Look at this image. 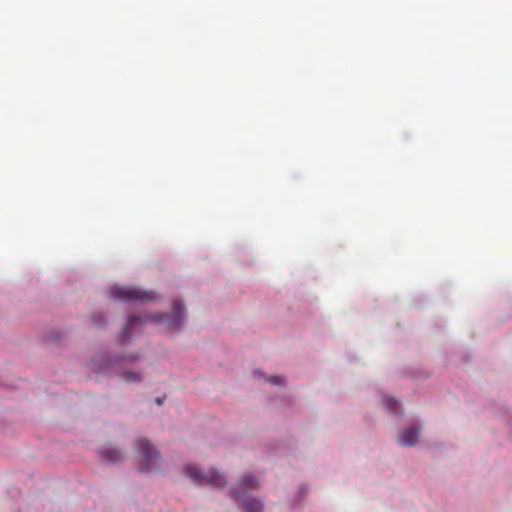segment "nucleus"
<instances>
[{
    "label": "nucleus",
    "mask_w": 512,
    "mask_h": 512,
    "mask_svg": "<svg viewBox=\"0 0 512 512\" xmlns=\"http://www.w3.org/2000/svg\"><path fill=\"white\" fill-rule=\"evenodd\" d=\"M110 294L116 300L135 301L155 299V296L150 292L138 288L113 287L110 289Z\"/></svg>",
    "instance_id": "nucleus-5"
},
{
    "label": "nucleus",
    "mask_w": 512,
    "mask_h": 512,
    "mask_svg": "<svg viewBox=\"0 0 512 512\" xmlns=\"http://www.w3.org/2000/svg\"><path fill=\"white\" fill-rule=\"evenodd\" d=\"M172 307H173V314L171 315L170 320H169L170 326L172 328H178L183 323L184 305H183L182 301L174 300Z\"/></svg>",
    "instance_id": "nucleus-7"
},
{
    "label": "nucleus",
    "mask_w": 512,
    "mask_h": 512,
    "mask_svg": "<svg viewBox=\"0 0 512 512\" xmlns=\"http://www.w3.org/2000/svg\"><path fill=\"white\" fill-rule=\"evenodd\" d=\"M92 322L96 327H100L105 323L104 316L101 313H99L97 315H93Z\"/></svg>",
    "instance_id": "nucleus-11"
},
{
    "label": "nucleus",
    "mask_w": 512,
    "mask_h": 512,
    "mask_svg": "<svg viewBox=\"0 0 512 512\" xmlns=\"http://www.w3.org/2000/svg\"><path fill=\"white\" fill-rule=\"evenodd\" d=\"M420 428L415 425H409L399 432L398 442L403 446H413L418 440Z\"/></svg>",
    "instance_id": "nucleus-6"
},
{
    "label": "nucleus",
    "mask_w": 512,
    "mask_h": 512,
    "mask_svg": "<svg viewBox=\"0 0 512 512\" xmlns=\"http://www.w3.org/2000/svg\"><path fill=\"white\" fill-rule=\"evenodd\" d=\"M163 401H164V399L160 398V397L155 399V403L158 404V405H161L163 403Z\"/></svg>",
    "instance_id": "nucleus-13"
},
{
    "label": "nucleus",
    "mask_w": 512,
    "mask_h": 512,
    "mask_svg": "<svg viewBox=\"0 0 512 512\" xmlns=\"http://www.w3.org/2000/svg\"><path fill=\"white\" fill-rule=\"evenodd\" d=\"M267 381L269 382V384H273V385H276V384H281L284 379H282L281 377L279 376H271L267 379Z\"/></svg>",
    "instance_id": "nucleus-12"
},
{
    "label": "nucleus",
    "mask_w": 512,
    "mask_h": 512,
    "mask_svg": "<svg viewBox=\"0 0 512 512\" xmlns=\"http://www.w3.org/2000/svg\"><path fill=\"white\" fill-rule=\"evenodd\" d=\"M259 487V481L252 475H243L238 483L237 487L232 491V497L237 502H242V506L245 512H262L263 505L261 501L257 499H244L243 495L247 490L257 489Z\"/></svg>",
    "instance_id": "nucleus-2"
},
{
    "label": "nucleus",
    "mask_w": 512,
    "mask_h": 512,
    "mask_svg": "<svg viewBox=\"0 0 512 512\" xmlns=\"http://www.w3.org/2000/svg\"><path fill=\"white\" fill-rule=\"evenodd\" d=\"M185 474L197 485L208 484L214 488H223L226 485L225 477L217 471H210L203 474L198 468L188 465Z\"/></svg>",
    "instance_id": "nucleus-4"
},
{
    "label": "nucleus",
    "mask_w": 512,
    "mask_h": 512,
    "mask_svg": "<svg viewBox=\"0 0 512 512\" xmlns=\"http://www.w3.org/2000/svg\"><path fill=\"white\" fill-rule=\"evenodd\" d=\"M102 456L105 460L110 462H118L123 459V454L118 449H107L104 451H101Z\"/></svg>",
    "instance_id": "nucleus-10"
},
{
    "label": "nucleus",
    "mask_w": 512,
    "mask_h": 512,
    "mask_svg": "<svg viewBox=\"0 0 512 512\" xmlns=\"http://www.w3.org/2000/svg\"><path fill=\"white\" fill-rule=\"evenodd\" d=\"M160 315H153L149 317H140V316H131L126 322V325L123 330V338L126 339L129 337V329L136 324H143L147 321H157L160 318Z\"/></svg>",
    "instance_id": "nucleus-8"
},
{
    "label": "nucleus",
    "mask_w": 512,
    "mask_h": 512,
    "mask_svg": "<svg viewBox=\"0 0 512 512\" xmlns=\"http://www.w3.org/2000/svg\"><path fill=\"white\" fill-rule=\"evenodd\" d=\"M90 369L97 374H119L124 381L140 382L142 377L140 373L132 371H122L118 360L111 361L105 353L94 356L89 363Z\"/></svg>",
    "instance_id": "nucleus-1"
},
{
    "label": "nucleus",
    "mask_w": 512,
    "mask_h": 512,
    "mask_svg": "<svg viewBox=\"0 0 512 512\" xmlns=\"http://www.w3.org/2000/svg\"><path fill=\"white\" fill-rule=\"evenodd\" d=\"M383 406L389 410L392 413L402 415V412L400 411V403L391 396H384L382 398Z\"/></svg>",
    "instance_id": "nucleus-9"
},
{
    "label": "nucleus",
    "mask_w": 512,
    "mask_h": 512,
    "mask_svg": "<svg viewBox=\"0 0 512 512\" xmlns=\"http://www.w3.org/2000/svg\"><path fill=\"white\" fill-rule=\"evenodd\" d=\"M136 449L141 458L140 471L150 472L158 468L160 460L159 452L147 439H137Z\"/></svg>",
    "instance_id": "nucleus-3"
}]
</instances>
